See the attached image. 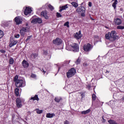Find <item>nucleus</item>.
<instances>
[{
    "label": "nucleus",
    "instance_id": "obj_1",
    "mask_svg": "<svg viewBox=\"0 0 124 124\" xmlns=\"http://www.w3.org/2000/svg\"><path fill=\"white\" fill-rule=\"evenodd\" d=\"M66 50L68 51H73L74 52H79V46L78 44L68 42L66 45Z\"/></svg>",
    "mask_w": 124,
    "mask_h": 124
},
{
    "label": "nucleus",
    "instance_id": "obj_2",
    "mask_svg": "<svg viewBox=\"0 0 124 124\" xmlns=\"http://www.w3.org/2000/svg\"><path fill=\"white\" fill-rule=\"evenodd\" d=\"M106 39H108L110 41H114L119 38V36L117 35V32L115 31H112L111 32H108L105 35Z\"/></svg>",
    "mask_w": 124,
    "mask_h": 124
},
{
    "label": "nucleus",
    "instance_id": "obj_3",
    "mask_svg": "<svg viewBox=\"0 0 124 124\" xmlns=\"http://www.w3.org/2000/svg\"><path fill=\"white\" fill-rule=\"evenodd\" d=\"M18 77L16 75L14 78V81L16 82V88H21L25 87V82L23 79H18Z\"/></svg>",
    "mask_w": 124,
    "mask_h": 124
},
{
    "label": "nucleus",
    "instance_id": "obj_4",
    "mask_svg": "<svg viewBox=\"0 0 124 124\" xmlns=\"http://www.w3.org/2000/svg\"><path fill=\"white\" fill-rule=\"evenodd\" d=\"M76 73V70L74 68H72L70 69L68 72H67V78H70L72 76H74Z\"/></svg>",
    "mask_w": 124,
    "mask_h": 124
},
{
    "label": "nucleus",
    "instance_id": "obj_5",
    "mask_svg": "<svg viewBox=\"0 0 124 124\" xmlns=\"http://www.w3.org/2000/svg\"><path fill=\"white\" fill-rule=\"evenodd\" d=\"M77 11L81 15L82 17H85V12L86 11L85 7L83 6L78 7L77 9Z\"/></svg>",
    "mask_w": 124,
    "mask_h": 124
},
{
    "label": "nucleus",
    "instance_id": "obj_6",
    "mask_svg": "<svg viewBox=\"0 0 124 124\" xmlns=\"http://www.w3.org/2000/svg\"><path fill=\"white\" fill-rule=\"evenodd\" d=\"M93 49V46L90 44H87L83 46V50L85 52H90Z\"/></svg>",
    "mask_w": 124,
    "mask_h": 124
},
{
    "label": "nucleus",
    "instance_id": "obj_7",
    "mask_svg": "<svg viewBox=\"0 0 124 124\" xmlns=\"http://www.w3.org/2000/svg\"><path fill=\"white\" fill-rule=\"evenodd\" d=\"M31 24H42V19L37 17L31 21Z\"/></svg>",
    "mask_w": 124,
    "mask_h": 124
},
{
    "label": "nucleus",
    "instance_id": "obj_8",
    "mask_svg": "<svg viewBox=\"0 0 124 124\" xmlns=\"http://www.w3.org/2000/svg\"><path fill=\"white\" fill-rule=\"evenodd\" d=\"M16 101L17 108H21L23 106L22 105V100L20 98H17Z\"/></svg>",
    "mask_w": 124,
    "mask_h": 124
},
{
    "label": "nucleus",
    "instance_id": "obj_9",
    "mask_svg": "<svg viewBox=\"0 0 124 124\" xmlns=\"http://www.w3.org/2000/svg\"><path fill=\"white\" fill-rule=\"evenodd\" d=\"M17 43H18V41L14 40V39H12L9 42V47L11 48L12 47H13V46L16 45Z\"/></svg>",
    "mask_w": 124,
    "mask_h": 124
},
{
    "label": "nucleus",
    "instance_id": "obj_10",
    "mask_svg": "<svg viewBox=\"0 0 124 124\" xmlns=\"http://www.w3.org/2000/svg\"><path fill=\"white\" fill-rule=\"evenodd\" d=\"M31 11H32L31 8L26 7L24 11V14L26 16H28V15H30L31 13Z\"/></svg>",
    "mask_w": 124,
    "mask_h": 124
},
{
    "label": "nucleus",
    "instance_id": "obj_11",
    "mask_svg": "<svg viewBox=\"0 0 124 124\" xmlns=\"http://www.w3.org/2000/svg\"><path fill=\"white\" fill-rule=\"evenodd\" d=\"M62 42V39L59 38H56L55 40H54L53 41V43L55 45H61V44Z\"/></svg>",
    "mask_w": 124,
    "mask_h": 124
},
{
    "label": "nucleus",
    "instance_id": "obj_12",
    "mask_svg": "<svg viewBox=\"0 0 124 124\" xmlns=\"http://www.w3.org/2000/svg\"><path fill=\"white\" fill-rule=\"evenodd\" d=\"M74 37L76 39H81V37H82V34H81V31H79L78 32H76L74 34Z\"/></svg>",
    "mask_w": 124,
    "mask_h": 124
},
{
    "label": "nucleus",
    "instance_id": "obj_13",
    "mask_svg": "<svg viewBox=\"0 0 124 124\" xmlns=\"http://www.w3.org/2000/svg\"><path fill=\"white\" fill-rule=\"evenodd\" d=\"M114 22L115 24L117 26H120L122 24V20L119 18L114 19Z\"/></svg>",
    "mask_w": 124,
    "mask_h": 124
},
{
    "label": "nucleus",
    "instance_id": "obj_14",
    "mask_svg": "<svg viewBox=\"0 0 124 124\" xmlns=\"http://www.w3.org/2000/svg\"><path fill=\"white\" fill-rule=\"evenodd\" d=\"M15 21L16 22V25H20V24L22 23V20L21 18L16 17L15 18Z\"/></svg>",
    "mask_w": 124,
    "mask_h": 124
},
{
    "label": "nucleus",
    "instance_id": "obj_15",
    "mask_svg": "<svg viewBox=\"0 0 124 124\" xmlns=\"http://www.w3.org/2000/svg\"><path fill=\"white\" fill-rule=\"evenodd\" d=\"M41 17H43L45 19H48V16H47V12L46 11H43L41 13Z\"/></svg>",
    "mask_w": 124,
    "mask_h": 124
},
{
    "label": "nucleus",
    "instance_id": "obj_16",
    "mask_svg": "<svg viewBox=\"0 0 124 124\" xmlns=\"http://www.w3.org/2000/svg\"><path fill=\"white\" fill-rule=\"evenodd\" d=\"M22 64L24 68H27V67H29V62H27L26 60L23 61V62H22Z\"/></svg>",
    "mask_w": 124,
    "mask_h": 124
},
{
    "label": "nucleus",
    "instance_id": "obj_17",
    "mask_svg": "<svg viewBox=\"0 0 124 124\" xmlns=\"http://www.w3.org/2000/svg\"><path fill=\"white\" fill-rule=\"evenodd\" d=\"M31 100H37V101H39V98H38V95H35L34 97H31L30 99Z\"/></svg>",
    "mask_w": 124,
    "mask_h": 124
},
{
    "label": "nucleus",
    "instance_id": "obj_18",
    "mask_svg": "<svg viewBox=\"0 0 124 124\" xmlns=\"http://www.w3.org/2000/svg\"><path fill=\"white\" fill-rule=\"evenodd\" d=\"M55 116H56L55 113H46V117L48 118H53V117H55Z\"/></svg>",
    "mask_w": 124,
    "mask_h": 124
},
{
    "label": "nucleus",
    "instance_id": "obj_19",
    "mask_svg": "<svg viewBox=\"0 0 124 124\" xmlns=\"http://www.w3.org/2000/svg\"><path fill=\"white\" fill-rule=\"evenodd\" d=\"M117 4H118V0H114V2H113L112 5V7H113L114 9H116Z\"/></svg>",
    "mask_w": 124,
    "mask_h": 124
},
{
    "label": "nucleus",
    "instance_id": "obj_20",
    "mask_svg": "<svg viewBox=\"0 0 124 124\" xmlns=\"http://www.w3.org/2000/svg\"><path fill=\"white\" fill-rule=\"evenodd\" d=\"M90 112H91V109H88L86 110H84V111H81V114H82L83 115H86V114H88V113H90Z\"/></svg>",
    "mask_w": 124,
    "mask_h": 124
},
{
    "label": "nucleus",
    "instance_id": "obj_21",
    "mask_svg": "<svg viewBox=\"0 0 124 124\" xmlns=\"http://www.w3.org/2000/svg\"><path fill=\"white\" fill-rule=\"evenodd\" d=\"M38 56V54L36 53H32L31 54V58H32V59H36V58H37Z\"/></svg>",
    "mask_w": 124,
    "mask_h": 124
},
{
    "label": "nucleus",
    "instance_id": "obj_22",
    "mask_svg": "<svg viewBox=\"0 0 124 124\" xmlns=\"http://www.w3.org/2000/svg\"><path fill=\"white\" fill-rule=\"evenodd\" d=\"M75 63H76V64L78 65V64H80V63H81V60L79 58H78L77 61L75 62Z\"/></svg>",
    "mask_w": 124,
    "mask_h": 124
},
{
    "label": "nucleus",
    "instance_id": "obj_23",
    "mask_svg": "<svg viewBox=\"0 0 124 124\" xmlns=\"http://www.w3.org/2000/svg\"><path fill=\"white\" fill-rule=\"evenodd\" d=\"M71 4L73 5V6H74V7H75L76 8L78 7V3H77L76 2H72Z\"/></svg>",
    "mask_w": 124,
    "mask_h": 124
},
{
    "label": "nucleus",
    "instance_id": "obj_24",
    "mask_svg": "<svg viewBox=\"0 0 124 124\" xmlns=\"http://www.w3.org/2000/svg\"><path fill=\"white\" fill-rule=\"evenodd\" d=\"M21 31L25 32H27V31H29V29H28V27H23L21 29Z\"/></svg>",
    "mask_w": 124,
    "mask_h": 124
},
{
    "label": "nucleus",
    "instance_id": "obj_25",
    "mask_svg": "<svg viewBox=\"0 0 124 124\" xmlns=\"http://www.w3.org/2000/svg\"><path fill=\"white\" fill-rule=\"evenodd\" d=\"M35 111H36L37 114H42L43 113V110H39V109H36Z\"/></svg>",
    "mask_w": 124,
    "mask_h": 124
},
{
    "label": "nucleus",
    "instance_id": "obj_26",
    "mask_svg": "<svg viewBox=\"0 0 124 124\" xmlns=\"http://www.w3.org/2000/svg\"><path fill=\"white\" fill-rule=\"evenodd\" d=\"M54 100L56 102H60L62 100V98L61 97H55Z\"/></svg>",
    "mask_w": 124,
    "mask_h": 124
},
{
    "label": "nucleus",
    "instance_id": "obj_27",
    "mask_svg": "<svg viewBox=\"0 0 124 124\" xmlns=\"http://www.w3.org/2000/svg\"><path fill=\"white\" fill-rule=\"evenodd\" d=\"M9 64H13L14 63V59L13 58H11L9 62Z\"/></svg>",
    "mask_w": 124,
    "mask_h": 124
},
{
    "label": "nucleus",
    "instance_id": "obj_28",
    "mask_svg": "<svg viewBox=\"0 0 124 124\" xmlns=\"http://www.w3.org/2000/svg\"><path fill=\"white\" fill-rule=\"evenodd\" d=\"M15 93H16V96H18V95H19V89L16 88L15 89Z\"/></svg>",
    "mask_w": 124,
    "mask_h": 124
},
{
    "label": "nucleus",
    "instance_id": "obj_29",
    "mask_svg": "<svg viewBox=\"0 0 124 124\" xmlns=\"http://www.w3.org/2000/svg\"><path fill=\"white\" fill-rule=\"evenodd\" d=\"M64 27H67V28H69V22L67 21L64 24Z\"/></svg>",
    "mask_w": 124,
    "mask_h": 124
},
{
    "label": "nucleus",
    "instance_id": "obj_30",
    "mask_svg": "<svg viewBox=\"0 0 124 124\" xmlns=\"http://www.w3.org/2000/svg\"><path fill=\"white\" fill-rule=\"evenodd\" d=\"M3 35H4V34H3V31L0 30V39L2 37H3Z\"/></svg>",
    "mask_w": 124,
    "mask_h": 124
},
{
    "label": "nucleus",
    "instance_id": "obj_31",
    "mask_svg": "<svg viewBox=\"0 0 124 124\" xmlns=\"http://www.w3.org/2000/svg\"><path fill=\"white\" fill-rule=\"evenodd\" d=\"M48 7L50 9V10H54V7L51 5V4H49L47 5Z\"/></svg>",
    "mask_w": 124,
    "mask_h": 124
},
{
    "label": "nucleus",
    "instance_id": "obj_32",
    "mask_svg": "<svg viewBox=\"0 0 124 124\" xmlns=\"http://www.w3.org/2000/svg\"><path fill=\"white\" fill-rule=\"evenodd\" d=\"M117 29L118 30H124V26H122L120 25V26H118L117 27Z\"/></svg>",
    "mask_w": 124,
    "mask_h": 124
},
{
    "label": "nucleus",
    "instance_id": "obj_33",
    "mask_svg": "<svg viewBox=\"0 0 124 124\" xmlns=\"http://www.w3.org/2000/svg\"><path fill=\"white\" fill-rule=\"evenodd\" d=\"M31 78H33V79H36V75H35L34 74H32L31 75Z\"/></svg>",
    "mask_w": 124,
    "mask_h": 124
},
{
    "label": "nucleus",
    "instance_id": "obj_34",
    "mask_svg": "<svg viewBox=\"0 0 124 124\" xmlns=\"http://www.w3.org/2000/svg\"><path fill=\"white\" fill-rule=\"evenodd\" d=\"M92 99L93 101H94V100H95V99H96V95H95V94H93L92 95Z\"/></svg>",
    "mask_w": 124,
    "mask_h": 124
},
{
    "label": "nucleus",
    "instance_id": "obj_35",
    "mask_svg": "<svg viewBox=\"0 0 124 124\" xmlns=\"http://www.w3.org/2000/svg\"><path fill=\"white\" fill-rule=\"evenodd\" d=\"M68 7H67V5H65V6H63L62 7V9H63V10H65L66 8H68Z\"/></svg>",
    "mask_w": 124,
    "mask_h": 124
},
{
    "label": "nucleus",
    "instance_id": "obj_36",
    "mask_svg": "<svg viewBox=\"0 0 124 124\" xmlns=\"http://www.w3.org/2000/svg\"><path fill=\"white\" fill-rule=\"evenodd\" d=\"M56 16L58 18H60V17H62V16L60 13H57Z\"/></svg>",
    "mask_w": 124,
    "mask_h": 124
},
{
    "label": "nucleus",
    "instance_id": "obj_37",
    "mask_svg": "<svg viewBox=\"0 0 124 124\" xmlns=\"http://www.w3.org/2000/svg\"><path fill=\"white\" fill-rule=\"evenodd\" d=\"M20 32L21 35H22L23 36H24L25 35V31L20 30Z\"/></svg>",
    "mask_w": 124,
    "mask_h": 124
},
{
    "label": "nucleus",
    "instance_id": "obj_38",
    "mask_svg": "<svg viewBox=\"0 0 124 124\" xmlns=\"http://www.w3.org/2000/svg\"><path fill=\"white\" fill-rule=\"evenodd\" d=\"M83 66L84 67H87V66H89V64H88V63L87 62H84L83 63Z\"/></svg>",
    "mask_w": 124,
    "mask_h": 124
},
{
    "label": "nucleus",
    "instance_id": "obj_39",
    "mask_svg": "<svg viewBox=\"0 0 124 124\" xmlns=\"http://www.w3.org/2000/svg\"><path fill=\"white\" fill-rule=\"evenodd\" d=\"M15 37L16 38H19V37H20V34H17L15 35Z\"/></svg>",
    "mask_w": 124,
    "mask_h": 124
},
{
    "label": "nucleus",
    "instance_id": "obj_40",
    "mask_svg": "<svg viewBox=\"0 0 124 124\" xmlns=\"http://www.w3.org/2000/svg\"><path fill=\"white\" fill-rule=\"evenodd\" d=\"M31 38V36H29L26 40V42L30 40V39Z\"/></svg>",
    "mask_w": 124,
    "mask_h": 124
},
{
    "label": "nucleus",
    "instance_id": "obj_41",
    "mask_svg": "<svg viewBox=\"0 0 124 124\" xmlns=\"http://www.w3.org/2000/svg\"><path fill=\"white\" fill-rule=\"evenodd\" d=\"M43 54H44V55H47V54H48V52H47V51H46V50H44V51H43Z\"/></svg>",
    "mask_w": 124,
    "mask_h": 124
},
{
    "label": "nucleus",
    "instance_id": "obj_42",
    "mask_svg": "<svg viewBox=\"0 0 124 124\" xmlns=\"http://www.w3.org/2000/svg\"><path fill=\"white\" fill-rule=\"evenodd\" d=\"M87 88L88 90H90V89H91V85L90 84L87 85Z\"/></svg>",
    "mask_w": 124,
    "mask_h": 124
},
{
    "label": "nucleus",
    "instance_id": "obj_43",
    "mask_svg": "<svg viewBox=\"0 0 124 124\" xmlns=\"http://www.w3.org/2000/svg\"><path fill=\"white\" fill-rule=\"evenodd\" d=\"M0 52L1 53H5V50H4L3 49H1V50H0Z\"/></svg>",
    "mask_w": 124,
    "mask_h": 124
},
{
    "label": "nucleus",
    "instance_id": "obj_44",
    "mask_svg": "<svg viewBox=\"0 0 124 124\" xmlns=\"http://www.w3.org/2000/svg\"><path fill=\"white\" fill-rule=\"evenodd\" d=\"M69 124V122H68L67 120H66L64 122V124Z\"/></svg>",
    "mask_w": 124,
    "mask_h": 124
},
{
    "label": "nucleus",
    "instance_id": "obj_45",
    "mask_svg": "<svg viewBox=\"0 0 124 124\" xmlns=\"http://www.w3.org/2000/svg\"><path fill=\"white\" fill-rule=\"evenodd\" d=\"M81 95L82 98H84V97H85V94L84 93H82L81 94Z\"/></svg>",
    "mask_w": 124,
    "mask_h": 124
},
{
    "label": "nucleus",
    "instance_id": "obj_46",
    "mask_svg": "<svg viewBox=\"0 0 124 124\" xmlns=\"http://www.w3.org/2000/svg\"><path fill=\"white\" fill-rule=\"evenodd\" d=\"M89 6H90V7H92V2H89Z\"/></svg>",
    "mask_w": 124,
    "mask_h": 124
},
{
    "label": "nucleus",
    "instance_id": "obj_47",
    "mask_svg": "<svg viewBox=\"0 0 124 124\" xmlns=\"http://www.w3.org/2000/svg\"><path fill=\"white\" fill-rule=\"evenodd\" d=\"M42 72L45 74L46 73V71H44V70L43 69Z\"/></svg>",
    "mask_w": 124,
    "mask_h": 124
},
{
    "label": "nucleus",
    "instance_id": "obj_48",
    "mask_svg": "<svg viewBox=\"0 0 124 124\" xmlns=\"http://www.w3.org/2000/svg\"><path fill=\"white\" fill-rule=\"evenodd\" d=\"M62 10H63V9H62V8H61L59 12H62Z\"/></svg>",
    "mask_w": 124,
    "mask_h": 124
},
{
    "label": "nucleus",
    "instance_id": "obj_49",
    "mask_svg": "<svg viewBox=\"0 0 124 124\" xmlns=\"http://www.w3.org/2000/svg\"><path fill=\"white\" fill-rule=\"evenodd\" d=\"M122 100L124 102V96L122 98Z\"/></svg>",
    "mask_w": 124,
    "mask_h": 124
},
{
    "label": "nucleus",
    "instance_id": "obj_50",
    "mask_svg": "<svg viewBox=\"0 0 124 124\" xmlns=\"http://www.w3.org/2000/svg\"><path fill=\"white\" fill-rule=\"evenodd\" d=\"M120 11H124V9L123 8H121L120 9Z\"/></svg>",
    "mask_w": 124,
    "mask_h": 124
},
{
    "label": "nucleus",
    "instance_id": "obj_51",
    "mask_svg": "<svg viewBox=\"0 0 124 124\" xmlns=\"http://www.w3.org/2000/svg\"><path fill=\"white\" fill-rule=\"evenodd\" d=\"M109 71H107L106 72V73H109Z\"/></svg>",
    "mask_w": 124,
    "mask_h": 124
},
{
    "label": "nucleus",
    "instance_id": "obj_52",
    "mask_svg": "<svg viewBox=\"0 0 124 124\" xmlns=\"http://www.w3.org/2000/svg\"><path fill=\"white\" fill-rule=\"evenodd\" d=\"M28 23H27L26 24V25L27 26H28Z\"/></svg>",
    "mask_w": 124,
    "mask_h": 124
},
{
    "label": "nucleus",
    "instance_id": "obj_53",
    "mask_svg": "<svg viewBox=\"0 0 124 124\" xmlns=\"http://www.w3.org/2000/svg\"><path fill=\"white\" fill-rule=\"evenodd\" d=\"M49 59H51V56L49 57Z\"/></svg>",
    "mask_w": 124,
    "mask_h": 124
},
{
    "label": "nucleus",
    "instance_id": "obj_54",
    "mask_svg": "<svg viewBox=\"0 0 124 124\" xmlns=\"http://www.w3.org/2000/svg\"><path fill=\"white\" fill-rule=\"evenodd\" d=\"M41 71H42V70H41Z\"/></svg>",
    "mask_w": 124,
    "mask_h": 124
}]
</instances>
